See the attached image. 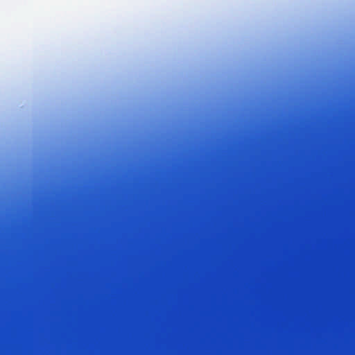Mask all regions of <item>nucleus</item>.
<instances>
[{
    "label": "nucleus",
    "mask_w": 355,
    "mask_h": 355,
    "mask_svg": "<svg viewBox=\"0 0 355 355\" xmlns=\"http://www.w3.org/2000/svg\"><path fill=\"white\" fill-rule=\"evenodd\" d=\"M23 198H25V194H23ZM25 283V277H24V284ZM24 336H25V315H24Z\"/></svg>",
    "instance_id": "1"
},
{
    "label": "nucleus",
    "mask_w": 355,
    "mask_h": 355,
    "mask_svg": "<svg viewBox=\"0 0 355 355\" xmlns=\"http://www.w3.org/2000/svg\"><path fill=\"white\" fill-rule=\"evenodd\" d=\"M23 198H25V194H23ZM25 283V277H24V284ZM24 334H25V315H24Z\"/></svg>",
    "instance_id": "2"
}]
</instances>
